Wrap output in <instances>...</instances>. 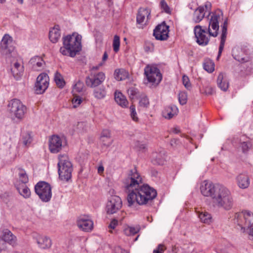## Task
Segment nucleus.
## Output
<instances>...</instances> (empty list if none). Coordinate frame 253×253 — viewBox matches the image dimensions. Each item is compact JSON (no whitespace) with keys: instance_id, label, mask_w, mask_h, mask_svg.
Returning a JSON list of instances; mask_svg holds the SVG:
<instances>
[{"instance_id":"nucleus-21","label":"nucleus","mask_w":253,"mask_h":253,"mask_svg":"<svg viewBox=\"0 0 253 253\" xmlns=\"http://www.w3.org/2000/svg\"><path fill=\"white\" fill-rule=\"evenodd\" d=\"M4 242H7L12 246L16 244V237L7 229L3 232L2 240L0 241V252L5 248Z\"/></svg>"},{"instance_id":"nucleus-50","label":"nucleus","mask_w":253,"mask_h":253,"mask_svg":"<svg viewBox=\"0 0 253 253\" xmlns=\"http://www.w3.org/2000/svg\"><path fill=\"white\" fill-rule=\"evenodd\" d=\"M100 141L103 145L107 147L110 146L113 142L112 138H100Z\"/></svg>"},{"instance_id":"nucleus-27","label":"nucleus","mask_w":253,"mask_h":253,"mask_svg":"<svg viewBox=\"0 0 253 253\" xmlns=\"http://www.w3.org/2000/svg\"><path fill=\"white\" fill-rule=\"evenodd\" d=\"M196 212L201 222L206 224H210L212 222V216L211 214L206 211H199L196 209Z\"/></svg>"},{"instance_id":"nucleus-3","label":"nucleus","mask_w":253,"mask_h":253,"mask_svg":"<svg viewBox=\"0 0 253 253\" xmlns=\"http://www.w3.org/2000/svg\"><path fill=\"white\" fill-rule=\"evenodd\" d=\"M157 196L156 191L147 184L140 187L127 193V201L130 207L136 205H145L151 201Z\"/></svg>"},{"instance_id":"nucleus-1","label":"nucleus","mask_w":253,"mask_h":253,"mask_svg":"<svg viewBox=\"0 0 253 253\" xmlns=\"http://www.w3.org/2000/svg\"><path fill=\"white\" fill-rule=\"evenodd\" d=\"M200 190L203 196L210 198L213 207L226 211L232 208L234 201L231 192L223 185L204 180L201 183Z\"/></svg>"},{"instance_id":"nucleus-54","label":"nucleus","mask_w":253,"mask_h":253,"mask_svg":"<svg viewBox=\"0 0 253 253\" xmlns=\"http://www.w3.org/2000/svg\"><path fill=\"white\" fill-rule=\"evenodd\" d=\"M166 249L163 245L160 244L157 248L154 250L153 253H163Z\"/></svg>"},{"instance_id":"nucleus-40","label":"nucleus","mask_w":253,"mask_h":253,"mask_svg":"<svg viewBox=\"0 0 253 253\" xmlns=\"http://www.w3.org/2000/svg\"><path fill=\"white\" fill-rule=\"evenodd\" d=\"M83 100L81 96L77 95L76 94H74V97L72 100L73 107L75 108L78 107L83 102Z\"/></svg>"},{"instance_id":"nucleus-58","label":"nucleus","mask_w":253,"mask_h":253,"mask_svg":"<svg viewBox=\"0 0 253 253\" xmlns=\"http://www.w3.org/2000/svg\"><path fill=\"white\" fill-rule=\"evenodd\" d=\"M104 171V167L102 166H100L98 168V172L99 174H101Z\"/></svg>"},{"instance_id":"nucleus-20","label":"nucleus","mask_w":253,"mask_h":253,"mask_svg":"<svg viewBox=\"0 0 253 253\" xmlns=\"http://www.w3.org/2000/svg\"><path fill=\"white\" fill-rule=\"evenodd\" d=\"M211 4L209 2H207L204 6H201L197 8L194 11L193 20L195 23L200 22L205 16V11L210 10Z\"/></svg>"},{"instance_id":"nucleus-44","label":"nucleus","mask_w":253,"mask_h":253,"mask_svg":"<svg viewBox=\"0 0 253 253\" xmlns=\"http://www.w3.org/2000/svg\"><path fill=\"white\" fill-rule=\"evenodd\" d=\"M128 94L131 99L136 98L138 96V90L134 87H129L127 90Z\"/></svg>"},{"instance_id":"nucleus-45","label":"nucleus","mask_w":253,"mask_h":253,"mask_svg":"<svg viewBox=\"0 0 253 253\" xmlns=\"http://www.w3.org/2000/svg\"><path fill=\"white\" fill-rule=\"evenodd\" d=\"M251 144L249 141L241 142L240 148L243 153H246L251 147Z\"/></svg>"},{"instance_id":"nucleus-42","label":"nucleus","mask_w":253,"mask_h":253,"mask_svg":"<svg viewBox=\"0 0 253 253\" xmlns=\"http://www.w3.org/2000/svg\"><path fill=\"white\" fill-rule=\"evenodd\" d=\"M32 137L30 133H26L23 135L22 143L25 146L29 145L32 142Z\"/></svg>"},{"instance_id":"nucleus-5","label":"nucleus","mask_w":253,"mask_h":253,"mask_svg":"<svg viewBox=\"0 0 253 253\" xmlns=\"http://www.w3.org/2000/svg\"><path fill=\"white\" fill-rule=\"evenodd\" d=\"M234 223L237 224L244 232H247L253 240V213L244 211L236 213Z\"/></svg>"},{"instance_id":"nucleus-12","label":"nucleus","mask_w":253,"mask_h":253,"mask_svg":"<svg viewBox=\"0 0 253 253\" xmlns=\"http://www.w3.org/2000/svg\"><path fill=\"white\" fill-rule=\"evenodd\" d=\"M12 38L8 35H5L1 41L0 51L2 54L5 57L8 55H11L14 57L16 56V51L14 50V48L11 45Z\"/></svg>"},{"instance_id":"nucleus-53","label":"nucleus","mask_w":253,"mask_h":253,"mask_svg":"<svg viewBox=\"0 0 253 253\" xmlns=\"http://www.w3.org/2000/svg\"><path fill=\"white\" fill-rule=\"evenodd\" d=\"M233 55L234 56V58L241 62H245L248 61V60L244 57H241L240 56L236 55L235 53V49L233 50Z\"/></svg>"},{"instance_id":"nucleus-43","label":"nucleus","mask_w":253,"mask_h":253,"mask_svg":"<svg viewBox=\"0 0 253 253\" xmlns=\"http://www.w3.org/2000/svg\"><path fill=\"white\" fill-rule=\"evenodd\" d=\"M178 100L180 104L184 105L187 100V94L186 92L181 91L178 95Z\"/></svg>"},{"instance_id":"nucleus-61","label":"nucleus","mask_w":253,"mask_h":253,"mask_svg":"<svg viewBox=\"0 0 253 253\" xmlns=\"http://www.w3.org/2000/svg\"><path fill=\"white\" fill-rule=\"evenodd\" d=\"M173 131L175 133H177L179 132V130L177 128H174Z\"/></svg>"},{"instance_id":"nucleus-14","label":"nucleus","mask_w":253,"mask_h":253,"mask_svg":"<svg viewBox=\"0 0 253 253\" xmlns=\"http://www.w3.org/2000/svg\"><path fill=\"white\" fill-rule=\"evenodd\" d=\"M49 85V77L45 73L38 76L35 83V89L37 94H42L47 88Z\"/></svg>"},{"instance_id":"nucleus-2","label":"nucleus","mask_w":253,"mask_h":253,"mask_svg":"<svg viewBox=\"0 0 253 253\" xmlns=\"http://www.w3.org/2000/svg\"><path fill=\"white\" fill-rule=\"evenodd\" d=\"M222 16L220 11H217L211 14L208 33L205 29L200 25H197L194 28V34L197 42L201 45L205 46L208 44L210 41V37H215L218 35L219 30V21Z\"/></svg>"},{"instance_id":"nucleus-18","label":"nucleus","mask_w":253,"mask_h":253,"mask_svg":"<svg viewBox=\"0 0 253 253\" xmlns=\"http://www.w3.org/2000/svg\"><path fill=\"white\" fill-rule=\"evenodd\" d=\"M169 26L164 23L156 27L154 30L153 35L158 40L165 41L169 37Z\"/></svg>"},{"instance_id":"nucleus-16","label":"nucleus","mask_w":253,"mask_h":253,"mask_svg":"<svg viewBox=\"0 0 253 253\" xmlns=\"http://www.w3.org/2000/svg\"><path fill=\"white\" fill-rule=\"evenodd\" d=\"M64 146L63 138L58 135H52L49 140V150L52 153H57Z\"/></svg>"},{"instance_id":"nucleus-48","label":"nucleus","mask_w":253,"mask_h":253,"mask_svg":"<svg viewBox=\"0 0 253 253\" xmlns=\"http://www.w3.org/2000/svg\"><path fill=\"white\" fill-rule=\"evenodd\" d=\"M130 115L133 121L137 122L138 121V117L135 110V108L133 105L130 106Z\"/></svg>"},{"instance_id":"nucleus-4","label":"nucleus","mask_w":253,"mask_h":253,"mask_svg":"<svg viewBox=\"0 0 253 253\" xmlns=\"http://www.w3.org/2000/svg\"><path fill=\"white\" fill-rule=\"evenodd\" d=\"M82 36L74 33L63 38V46L60 52L64 55L73 57L82 49Z\"/></svg>"},{"instance_id":"nucleus-55","label":"nucleus","mask_w":253,"mask_h":253,"mask_svg":"<svg viewBox=\"0 0 253 253\" xmlns=\"http://www.w3.org/2000/svg\"><path fill=\"white\" fill-rule=\"evenodd\" d=\"M107 58L108 54L106 52H104L102 57V62L98 65V66L94 67V68H95V69H98L99 67L102 66L103 65L104 62L107 59Z\"/></svg>"},{"instance_id":"nucleus-7","label":"nucleus","mask_w":253,"mask_h":253,"mask_svg":"<svg viewBox=\"0 0 253 253\" xmlns=\"http://www.w3.org/2000/svg\"><path fill=\"white\" fill-rule=\"evenodd\" d=\"M58 173L60 179L68 181L71 177L72 165L68 156L66 154L58 156Z\"/></svg>"},{"instance_id":"nucleus-59","label":"nucleus","mask_w":253,"mask_h":253,"mask_svg":"<svg viewBox=\"0 0 253 253\" xmlns=\"http://www.w3.org/2000/svg\"><path fill=\"white\" fill-rule=\"evenodd\" d=\"M32 2L35 4L39 3L41 2V0H32Z\"/></svg>"},{"instance_id":"nucleus-60","label":"nucleus","mask_w":253,"mask_h":253,"mask_svg":"<svg viewBox=\"0 0 253 253\" xmlns=\"http://www.w3.org/2000/svg\"><path fill=\"white\" fill-rule=\"evenodd\" d=\"M16 1L20 4H22L24 2V0H16Z\"/></svg>"},{"instance_id":"nucleus-41","label":"nucleus","mask_w":253,"mask_h":253,"mask_svg":"<svg viewBox=\"0 0 253 253\" xmlns=\"http://www.w3.org/2000/svg\"><path fill=\"white\" fill-rule=\"evenodd\" d=\"M120 45V37L117 35H115L114 37L113 42V50L115 52H117L119 50Z\"/></svg>"},{"instance_id":"nucleus-30","label":"nucleus","mask_w":253,"mask_h":253,"mask_svg":"<svg viewBox=\"0 0 253 253\" xmlns=\"http://www.w3.org/2000/svg\"><path fill=\"white\" fill-rule=\"evenodd\" d=\"M114 98L116 102L122 107H126L128 102L126 97L119 91H116L114 94Z\"/></svg>"},{"instance_id":"nucleus-32","label":"nucleus","mask_w":253,"mask_h":253,"mask_svg":"<svg viewBox=\"0 0 253 253\" xmlns=\"http://www.w3.org/2000/svg\"><path fill=\"white\" fill-rule=\"evenodd\" d=\"M15 173L17 176L16 182H19L21 183H26L28 182V177L24 169L20 168H17L15 169Z\"/></svg>"},{"instance_id":"nucleus-15","label":"nucleus","mask_w":253,"mask_h":253,"mask_svg":"<svg viewBox=\"0 0 253 253\" xmlns=\"http://www.w3.org/2000/svg\"><path fill=\"white\" fill-rule=\"evenodd\" d=\"M122 206L121 198L116 195L111 196L106 205L107 212L108 213L113 214L120 210Z\"/></svg>"},{"instance_id":"nucleus-35","label":"nucleus","mask_w":253,"mask_h":253,"mask_svg":"<svg viewBox=\"0 0 253 253\" xmlns=\"http://www.w3.org/2000/svg\"><path fill=\"white\" fill-rule=\"evenodd\" d=\"M114 77L118 81L125 80L128 77V73L124 69H116L115 71Z\"/></svg>"},{"instance_id":"nucleus-64","label":"nucleus","mask_w":253,"mask_h":253,"mask_svg":"<svg viewBox=\"0 0 253 253\" xmlns=\"http://www.w3.org/2000/svg\"><path fill=\"white\" fill-rule=\"evenodd\" d=\"M138 237V236H137V237L135 238V241L137 240V239Z\"/></svg>"},{"instance_id":"nucleus-37","label":"nucleus","mask_w":253,"mask_h":253,"mask_svg":"<svg viewBox=\"0 0 253 253\" xmlns=\"http://www.w3.org/2000/svg\"><path fill=\"white\" fill-rule=\"evenodd\" d=\"M204 69L209 73H212L214 70V64L212 60L206 59L203 64Z\"/></svg>"},{"instance_id":"nucleus-38","label":"nucleus","mask_w":253,"mask_h":253,"mask_svg":"<svg viewBox=\"0 0 253 253\" xmlns=\"http://www.w3.org/2000/svg\"><path fill=\"white\" fill-rule=\"evenodd\" d=\"M139 231V227L127 226L125 228L124 232L125 234L127 236L133 235L137 233Z\"/></svg>"},{"instance_id":"nucleus-28","label":"nucleus","mask_w":253,"mask_h":253,"mask_svg":"<svg viewBox=\"0 0 253 253\" xmlns=\"http://www.w3.org/2000/svg\"><path fill=\"white\" fill-rule=\"evenodd\" d=\"M61 37L60 29L59 25H55L49 32V38L53 43L57 42Z\"/></svg>"},{"instance_id":"nucleus-17","label":"nucleus","mask_w":253,"mask_h":253,"mask_svg":"<svg viewBox=\"0 0 253 253\" xmlns=\"http://www.w3.org/2000/svg\"><path fill=\"white\" fill-rule=\"evenodd\" d=\"M33 240L37 244L38 247L42 249H48L52 245V241L50 238L46 236L34 233L32 235Z\"/></svg>"},{"instance_id":"nucleus-8","label":"nucleus","mask_w":253,"mask_h":253,"mask_svg":"<svg viewBox=\"0 0 253 253\" xmlns=\"http://www.w3.org/2000/svg\"><path fill=\"white\" fill-rule=\"evenodd\" d=\"M7 110L13 119L22 120L26 113L27 108L17 99L11 100L7 105Z\"/></svg>"},{"instance_id":"nucleus-51","label":"nucleus","mask_w":253,"mask_h":253,"mask_svg":"<svg viewBox=\"0 0 253 253\" xmlns=\"http://www.w3.org/2000/svg\"><path fill=\"white\" fill-rule=\"evenodd\" d=\"M139 104L143 107H147L149 104V101L147 97H142L139 101Z\"/></svg>"},{"instance_id":"nucleus-63","label":"nucleus","mask_w":253,"mask_h":253,"mask_svg":"<svg viewBox=\"0 0 253 253\" xmlns=\"http://www.w3.org/2000/svg\"><path fill=\"white\" fill-rule=\"evenodd\" d=\"M67 1L69 2V1H71L72 0H66Z\"/></svg>"},{"instance_id":"nucleus-47","label":"nucleus","mask_w":253,"mask_h":253,"mask_svg":"<svg viewBox=\"0 0 253 253\" xmlns=\"http://www.w3.org/2000/svg\"><path fill=\"white\" fill-rule=\"evenodd\" d=\"M160 6L161 9L168 14H170L171 9L168 5L165 0H161L160 2Z\"/></svg>"},{"instance_id":"nucleus-39","label":"nucleus","mask_w":253,"mask_h":253,"mask_svg":"<svg viewBox=\"0 0 253 253\" xmlns=\"http://www.w3.org/2000/svg\"><path fill=\"white\" fill-rule=\"evenodd\" d=\"M54 80L58 87L62 88L64 86L65 83L60 74L58 73L55 74Z\"/></svg>"},{"instance_id":"nucleus-26","label":"nucleus","mask_w":253,"mask_h":253,"mask_svg":"<svg viewBox=\"0 0 253 253\" xmlns=\"http://www.w3.org/2000/svg\"><path fill=\"white\" fill-rule=\"evenodd\" d=\"M15 186L19 193L24 198H28L31 195L29 188L26 186V183H21L19 182H15Z\"/></svg>"},{"instance_id":"nucleus-10","label":"nucleus","mask_w":253,"mask_h":253,"mask_svg":"<svg viewBox=\"0 0 253 253\" xmlns=\"http://www.w3.org/2000/svg\"><path fill=\"white\" fill-rule=\"evenodd\" d=\"M35 190L42 202H47L51 199V188L48 183L44 181L39 182L35 185Z\"/></svg>"},{"instance_id":"nucleus-9","label":"nucleus","mask_w":253,"mask_h":253,"mask_svg":"<svg viewBox=\"0 0 253 253\" xmlns=\"http://www.w3.org/2000/svg\"><path fill=\"white\" fill-rule=\"evenodd\" d=\"M5 58L6 61L11 64V71L14 77L16 80H18L24 71L21 58L18 56L17 53L16 57L8 55Z\"/></svg>"},{"instance_id":"nucleus-31","label":"nucleus","mask_w":253,"mask_h":253,"mask_svg":"<svg viewBox=\"0 0 253 253\" xmlns=\"http://www.w3.org/2000/svg\"><path fill=\"white\" fill-rule=\"evenodd\" d=\"M178 110L176 106L167 107L163 112V117L166 119H170L178 113Z\"/></svg>"},{"instance_id":"nucleus-24","label":"nucleus","mask_w":253,"mask_h":253,"mask_svg":"<svg viewBox=\"0 0 253 253\" xmlns=\"http://www.w3.org/2000/svg\"><path fill=\"white\" fill-rule=\"evenodd\" d=\"M218 87L222 91H226L229 87V82L225 74L220 73L217 79Z\"/></svg>"},{"instance_id":"nucleus-13","label":"nucleus","mask_w":253,"mask_h":253,"mask_svg":"<svg viewBox=\"0 0 253 253\" xmlns=\"http://www.w3.org/2000/svg\"><path fill=\"white\" fill-rule=\"evenodd\" d=\"M105 78V74L102 72L91 74L89 76L86 77L85 83L87 86L95 88L102 84Z\"/></svg>"},{"instance_id":"nucleus-49","label":"nucleus","mask_w":253,"mask_h":253,"mask_svg":"<svg viewBox=\"0 0 253 253\" xmlns=\"http://www.w3.org/2000/svg\"><path fill=\"white\" fill-rule=\"evenodd\" d=\"M182 83L185 88L187 89H190L191 88V84L190 82L188 76L183 75L182 77Z\"/></svg>"},{"instance_id":"nucleus-25","label":"nucleus","mask_w":253,"mask_h":253,"mask_svg":"<svg viewBox=\"0 0 253 253\" xmlns=\"http://www.w3.org/2000/svg\"><path fill=\"white\" fill-rule=\"evenodd\" d=\"M227 20L226 19L224 22L223 25L222 27V33L221 35V40L220 45L219 47L218 50V55L217 56V58L218 59L220 56V55L223 50L224 44L225 42V40L226 39L227 31Z\"/></svg>"},{"instance_id":"nucleus-33","label":"nucleus","mask_w":253,"mask_h":253,"mask_svg":"<svg viewBox=\"0 0 253 253\" xmlns=\"http://www.w3.org/2000/svg\"><path fill=\"white\" fill-rule=\"evenodd\" d=\"M93 96L97 99H103L107 95L106 87L102 85L95 87L93 91Z\"/></svg>"},{"instance_id":"nucleus-19","label":"nucleus","mask_w":253,"mask_h":253,"mask_svg":"<svg viewBox=\"0 0 253 253\" xmlns=\"http://www.w3.org/2000/svg\"><path fill=\"white\" fill-rule=\"evenodd\" d=\"M151 11L146 8L139 9L136 17L137 23L140 25V28L146 25L150 19Z\"/></svg>"},{"instance_id":"nucleus-6","label":"nucleus","mask_w":253,"mask_h":253,"mask_svg":"<svg viewBox=\"0 0 253 253\" xmlns=\"http://www.w3.org/2000/svg\"><path fill=\"white\" fill-rule=\"evenodd\" d=\"M143 178L136 169L129 170L123 180V185L127 193L143 185Z\"/></svg>"},{"instance_id":"nucleus-56","label":"nucleus","mask_w":253,"mask_h":253,"mask_svg":"<svg viewBox=\"0 0 253 253\" xmlns=\"http://www.w3.org/2000/svg\"><path fill=\"white\" fill-rule=\"evenodd\" d=\"M117 224H118V221L116 219H113L110 222V223L109 225V228L110 229H114L116 227V226H117Z\"/></svg>"},{"instance_id":"nucleus-29","label":"nucleus","mask_w":253,"mask_h":253,"mask_svg":"<svg viewBox=\"0 0 253 253\" xmlns=\"http://www.w3.org/2000/svg\"><path fill=\"white\" fill-rule=\"evenodd\" d=\"M237 184L239 188L246 189L250 185V179L248 175L245 174H240L236 177Z\"/></svg>"},{"instance_id":"nucleus-22","label":"nucleus","mask_w":253,"mask_h":253,"mask_svg":"<svg viewBox=\"0 0 253 253\" xmlns=\"http://www.w3.org/2000/svg\"><path fill=\"white\" fill-rule=\"evenodd\" d=\"M77 225L83 231L89 232L92 230L93 223L90 219L85 216H82L78 219Z\"/></svg>"},{"instance_id":"nucleus-36","label":"nucleus","mask_w":253,"mask_h":253,"mask_svg":"<svg viewBox=\"0 0 253 253\" xmlns=\"http://www.w3.org/2000/svg\"><path fill=\"white\" fill-rule=\"evenodd\" d=\"M85 89L83 82L79 81L73 85V92L74 94L78 93H83Z\"/></svg>"},{"instance_id":"nucleus-62","label":"nucleus","mask_w":253,"mask_h":253,"mask_svg":"<svg viewBox=\"0 0 253 253\" xmlns=\"http://www.w3.org/2000/svg\"><path fill=\"white\" fill-rule=\"evenodd\" d=\"M5 1L6 0H0V3H3L5 2Z\"/></svg>"},{"instance_id":"nucleus-11","label":"nucleus","mask_w":253,"mask_h":253,"mask_svg":"<svg viewBox=\"0 0 253 253\" xmlns=\"http://www.w3.org/2000/svg\"><path fill=\"white\" fill-rule=\"evenodd\" d=\"M144 74L148 82L152 85H157L162 79L160 70L154 65H147L144 69Z\"/></svg>"},{"instance_id":"nucleus-23","label":"nucleus","mask_w":253,"mask_h":253,"mask_svg":"<svg viewBox=\"0 0 253 253\" xmlns=\"http://www.w3.org/2000/svg\"><path fill=\"white\" fill-rule=\"evenodd\" d=\"M29 66L34 71H39L44 69L45 62L40 56H35L29 61Z\"/></svg>"},{"instance_id":"nucleus-34","label":"nucleus","mask_w":253,"mask_h":253,"mask_svg":"<svg viewBox=\"0 0 253 253\" xmlns=\"http://www.w3.org/2000/svg\"><path fill=\"white\" fill-rule=\"evenodd\" d=\"M165 151L164 150L160 151L159 153L156 152L152 154V161L154 164L163 165L165 158Z\"/></svg>"},{"instance_id":"nucleus-46","label":"nucleus","mask_w":253,"mask_h":253,"mask_svg":"<svg viewBox=\"0 0 253 253\" xmlns=\"http://www.w3.org/2000/svg\"><path fill=\"white\" fill-rule=\"evenodd\" d=\"M134 147L139 151H143L146 148V144L139 141H135Z\"/></svg>"},{"instance_id":"nucleus-52","label":"nucleus","mask_w":253,"mask_h":253,"mask_svg":"<svg viewBox=\"0 0 253 253\" xmlns=\"http://www.w3.org/2000/svg\"><path fill=\"white\" fill-rule=\"evenodd\" d=\"M111 138V132L109 130L105 129L102 130L101 135L100 138Z\"/></svg>"},{"instance_id":"nucleus-57","label":"nucleus","mask_w":253,"mask_h":253,"mask_svg":"<svg viewBox=\"0 0 253 253\" xmlns=\"http://www.w3.org/2000/svg\"><path fill=\"white\" fill-rule=\"evenodd\" d=\"M116 253H127L126 251L123 250L122 248L118 247L115 249Z\"/></svg>"}]
</instances>
